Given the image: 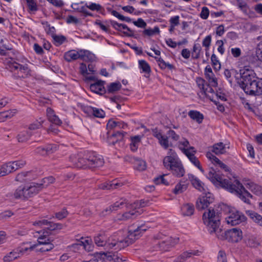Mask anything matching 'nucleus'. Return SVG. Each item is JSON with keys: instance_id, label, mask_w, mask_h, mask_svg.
<instances>
[{"instance_id": "f257e3e1", "label": "nucleus", "mask_w": 262, "mask_h": 262, "mask_svg": "<svg viewBox=\"0 0 262 262\" xmlns=\"http://www.w3.org/2000/svg\"><path fill=\"white\" fill-rule=\"evenodd\" d=\"M146 230L147 227L144 225H133L124 235L123 231H119L108 237L104 233H100L94 237V242L97 246L104 247L110 253L109 251L112 249L120 250L128 246Z\"/></svg>"}, {"instance_id": "f03ea898", "label": "nucleus", "mask_w": 262, "mask_h": 262, "mask_svg": "<svg viewBox=\"0 0 262 262\" xmlns=\"http://www.w3.org/2000/svg\"><path fill=\"white\" fill-rule=\"evenodd\" d=\"M206 178L216 187H221L236 195L241 201L247 204H251L250 199L253 195L245 188L237 179H224L222 174L214 169H209L205 174Z\"/></svg>"}, {"instance_id": "7ed1b4c3", "label": "nucleus", "mask_w": 262, "mask_h": 262, "mask_svg": "<svg viewBox=\"0 0 262 262\" xmlns=\"http://www.w3.org/2000/svg\"><path fill=\"white\" fill-rule=\"evenodd\" d=\"M29 62L25 57L17 54L7 60L6 69L12 73L15 78H26L31 75V70L28 64Z\"/></svg>"}, {"instance_id": "20e7f679", "label": "nucleus", "mask_w": 262, "mask_h": 262, "mask_svg": "<svg viewBox=\"0 0 262 262\" xmlns=\"http://www.w3.org/2000/svg\"><path fill=\"white\" fill-rule=\"evenodd\" d=\"M41 190V184L31 183L27 185H22L15 190L13 196L16 200L26 201L36 195Z\"/></svg>"}, {"instance_id": "39448f33", "label": "nucleus", "mask_w": 262, "mask_h": 262, "mask_svg": "<svg viewBox=\"0 0 262 262\" xmlns=\"http://www.w3.org/2000/svg\"><path fill=\"white\" fill-rule=\"evenodd\" d=\"M163 165L167 169L171 170L172 174L178 178L182 177L185 172L184 166L177 154L171 152L163 159Z\"/></svg>"}, {"instance_id": "423d86ee", "label": "nucleus", "mask_w": 262, "mask_h": 262, "mask_svg": "<svg viewBox=\"0 0 262 262\" xmlns=\"http://www.w3.org/2000/svg\"><path fill=\"white\" fill-rule=\"evenodd\" d=\"M203 220L209 233H215L220 225L221 213L210 207L203 213Z\"/></svg>"}, {"instance_id": "0eeeda50", "label": "nucleus", "mask_w": 262, "mask_h": 262, "mask_svg": "<svg viewBox=\"0 0 262 262\" xmlns=\"http://www.w3.org/2000/svg\"><path fill=\"white\" fill-rule=\"evenodd\" d=\"M240 75L243 89L246 93L248 94V91L251 89L250 86L253 83H255L258 77L253 70L247 68L241 69Z\"/></svg>"}, {"instance_id": "6e6552de", "label": "nucleus", "mask_w": 262, "mask_h": 262, "mask_svg": "<svg viewBox=\"0 0 262 262\" xmlns=\"http://www.w3.org/2000/svg\"><path fill=\"white\" fill-rule=\"evenodd\" d=\"M86 157L87 151L84 154L71 155L69 158V161L71 163L70 166L89 169L88 159Z\"/></svg>"}, {"instance_id": "1a4fd4ad", "label": "nucleus", "mask_w": 262, "mask_h": 262, "mask_svg": "<svg viewBox=\"0 0 262 262\" xmlns=\"http://www.w3.org/2000/svg\"><path fill=\"white\" fill-rule=\"evenodd\" d=\"M41 234L37 237L38 245H42L44 246L39 249L41 252L49 251L53 249L54 245L51 243L52 240L50 237V232L48 231H42Z\"/></svg>"}, {"instance_id": "9d476101", "label": "nucleus", "mask_w": 262, "mask_h": 262, "mask_svg": "<svg viewBox=\"0 0 262 262\" xmlns=\"http://www.w3.org/2000/svg\"><path fill=\"white\" fill-rule=\"evenodd\" d=\"M89 169H94L102 167L104 163L103 157L93 151H87Z\"/></svg>"}, {"instance_id": "9b49d317", "label": "nucleus", "mask_w": 262, "mask_h": 262, "mask_svg": "<svg viewBox=\"0 0 262 262\" xmlns=\"http://www.w3.org/2000/svg\"><path fill=\"white\" fill-rule=\"evenodd\" d=\"M35 247H36V245L30 246V247L20 246L5 256L3 258V260L5 262L11 261L19 257L28 250H33Z\"/></svg>"}, {"instance_id": "f8f14e48", "label": "nucleus", "mask_w": 262, "mask_h": 262, "mask_svg": "<svg viewBox=\"0 0 262 262\" xmlns=\"http://www.w3.org/2000/svg\"><path fill=\"white\" fill-rule=\"evenodd\" d=\"M223 237L229 242L237 243L242 240L243 232L241 229L233 228L225 231Z\"/></svg>"}, {"instance_id": "ddd939ff", "label": "nucleus", "mask_w": 262, "mask_h": 262, "mask_svg": "<svg viewBox=\"0 0 262 262\" xmlns=\"http://www.w3.org/2000/svg\"><path fill=\"white\" fill-rule=\"evenodd\" d=\"M246 220L245 215L237 210L230 211L229 215L226 218L227 223L232 226L239 224Z\"/></svg>"}, {"instance_id": "4468645a", "label": "nucleus", "mask_w": 262, "mask_h": 262, "mask_svg": "<svg viewBox=\"0 0 262 262\" xmlns=\"http://www.w3.org/2000/svg\"><path fill=\"white\" fill-rule=\"evenodd\" d=\"M34 225H37L39 226H42V225L48 226L46 229H43L42 230L37 231L38 234H41L42 231H48L50 232V235L51 234V231H54L57 229H60L62 228V225L59 223H54L53 222H49L46 220H42L41 221H38L35 222Z\"/></svg>"}, {"instance_id": "2eb2a0df", "label": "nucleus", "mask_w": 262, "mask_h": 262, "mask_svg": "<svg viewBox=\"0 0 262 262\" xmlns=\"http://www.w3.org/2000/svg\"><path fill=\"white\" fill-rule=\"evenodd\" d=\"M214 201L213 195L210 193H205L199 198L196 202V208L198 210H203L207 208L209 205Z\"/></svg>"}, {"instance_id": "dca6fc26", "label": "nucleus", "mask_w": 262, "mask_h": 262, "mask_svg": "<svg viewBox=\"0 0 262 262\" xmlns=\"http://www.w3.org/2000/svg\"><path fill=\"white\" fill-rule=\"evenodd\" d=\"M112 26L116 30L122 32L124 36L131 37L134 36V32L126 25L118 23L114 20H110Z\"/></svg>"}, {"instance_id": "f3484780", "label": "nucleus", "mask_w": 262, "mask_h": 262, "mask_svg": "<svg viewBox=\"0 0 262 262\" xmlns=\"http://www.w3.org/2000/svg\"><path fill=\"white\" fill-rule=\"evenodd\" d=\"M126 204L125 199H121L119 201L115 202L113 205L107 207L104 209L100 213L101 216L104 217L107 215L110 214L114 211L117 210L119 208H122Z\"/></svg>"}, {"instance_id": "a211bd4d", "label": "nucleus", "mask_w": 262, "mask_h": 262, "mask_svg": "<svg viewBox=\"0 0 262 262\" xmlns=\"http://www.w3.org/2000/svg\"><path fill=\"white\" fill-rule=\"evenodd\" d=\"M83 112L88 115H93L95 117L103 118L105 116V113L103 110L91 106H84L82 107Z\"/></svg>"}, {"instance_id": "6ab92c4d", "label": "nucleus", "mask_w": 262, "mask_h": 262, "mask_svg": "<svg viewBox=\"0 0 262 262\" xmlns=\"http://www.w3.org/2000/svg\"><path fill=\"white\" fill-rule=\"evenodd\" d=\"M125 134L126 133L122 130H117L116 132H114L111 135H110V133L107 132L106 141L110 145H115L118 141L123 139Z\"/></svg>"}, {"instance_id": "aec40b11", "label": "nucleus", "mask_w": 262, "mask_h": 262, "mask_svg": "<svg viewBox=\"0 0 262 262\" xmlns=\"http://www.w3.org/2000/svg\"><path fill=\"white\" fill-rule=\"evenodd\" d=\"M179 241V238H172V237H168L165 241H162L159 243V250L162 251H167L173 247Z\"/></svg>"}, {"instance_id": "412c9836", "label": "nucleus", "mask_w": 262, "mask_h": 262, "mask_svg": "<svg viewBox=\"0 0 262 262\" xmlns=\"http://www.w3.org/2000/svg\"><path fill=\"white\" fill-rule=\"evenodd\" d=\"M204 75L208 83L213 87L217 86V80L215 77L212 70L209 65L207 66L204 70Z\"/></svg>"}, {"instance_id": "4be33fe9", "label": "nucleus", "mask_w": 262, "mask_h": 262, "mask_svg": "<svg viewBox=\"0 0 262 262\" xmlns=\"http://www.w3.org/2000/svg\"><path fill=\"white\" fill-rule=\"evenodd\" d=\"M251 90L248 91V94L253 96H259L262 94V79L258 78L255 83L251 84Z\"/></svg>"}, {"instance_id": "5701e85b", "label": "nucleus", "mask_w": 262, "mask_h": 262, "mask_svg": "<svg viewBox=\"0 0 262 262\" xmlns=\"http://www.w3.org/2000/svg\"><path fill=\"white\" fill-rule=\"evenodd\" d=\"M244 185L254 194L258 196L262 195V187L261 186L249 180L244 183Z\"/></svg>"}, {"instance_id": "b1692460", "label": "nucleus", "mask_w": 262, "mask_h": 262, "mask_svg": "<svg viewBox=\"0 0 262 262\" xmlns=\"http://www.w3.org/2000/svg\"><path fill=\"white\" fill-rule=\"evenodd\" d=\"M196 150L195 149L192 150L190 152L186 153V156L188 158L189 161L193 164L195 167H196L202 173H204L205 171L202 167L201 163L199 159L195 156Z\"/></svg>"}, {"instance_id": "393cba45", "label": "nucleus", "mask_w": 262, "mask_h": 262, "mask_svg": "<svg viewBox=\"0 0 262 262\" xmlns=\"http://www.w3.org/2000/svg\"><path fill=\"white\" fill-rule=\"evenodd\" d=\"M200 252L198 250H189L184 252L182 254L177 257L173 262H184L188 258L191 257L193 255H199Z\"/></svg>"}, {"instance_id": "a878e982", "label": "nucleus", "mask_w": 262, "mask_h": 262, "mask_svg": "<svg viewBox=\"0 0 262 262\" xmlns=\"http://www.w3.org/2000/svg\"><path fill=\"white\" fill-rule=\"evenodd\" d=\"M46 113L48 120L51 123L57 125H60L62 124L61 120L55 114L54 110L51 108L48 107L46 110Z\"/></svg>"}, {"instance_id": "bb28decb", "label": "nucleus", "mask_w": 262, "mask_h": 262, "mask_svg": "<svg viewBox=\"0 0 262 262\" xmlns=\"http://www.w3.org/2000/svg\"><path fill=\"white\" fill-rule=\"evenodd\" d=\"M81 246L79 244V241H77L76 243L72 244L71 245L67 247V259L71 257H76V253L79 250Z\"/></svg>"}, {"instance_id": "cd10ccee", "label": "nucleus", "mask_w": 262, "mask_h": 262, "mask_svg": "<svg viewBox=\"0 0 262 262\" xmlns=\"http://www.w3.org/2000/svg\"><path fill=\"white\" fill-rule=\"evenodd\" d=\"M81 246L79 244V241H77L76 243L72 244L71 245L67 247V259L71 257H76V253L79 250Z\"/></svg>"}, {"instance_id": "c85d7f7f", "label": "nucleus", "mask_w": 262, "mask_h": 262, "mask_svg": "<svg viewBox=\"0 0 262 262\" xmlns=\"http://www.w3.org/2000/svg\"><path fill=\"white\" fill-rule=\"evenodd\" d=\"M142 137L143 136L136 135L130 137V148L132 151L135 152L137 150Z\"/></svg>"}, {"instance_id": "c756f323", "label": "nucleus", "mask_w": 262, "mask_h": 262, "mask_svg": "<svg viewBox=\"0 0 262 262\" xmlns=\"http://www.w3.org/2000/svg\"><path fill=\"white\" fill-rule=\"evenodd\" d=\"M213 86L209 84H207L206 86L204 88L202 91L204 94V95L208 97L211 101L214 102L216 103L215 100H214V96H218V93H215L213 88Z\"/></svg>"}, {"instance_id": "7c9ffc66", "label": "nucleus", "mask_w": 262, "mask_h": 262, "mask_svg": "<svg viewBox=\"0 0 262 262\" xmlns=\"http://www.w3.org/2000/svg\"><path fill=\"white\" fill-rule=\"evenodd\" d=\"M104 83V81L100 80L92 83L90 86V90L95 93L102 94L105 92Z\"/></svg>"}, {"instance_id": "2f4dec72", "label": "nucleus", "mask_w": 262, "mask_h": 262, "mask_svg": "<svg viewBox=\"0 0 262 262\" xmlns=\"http://www.w3.org/2000/svg\"><path fill=\"white\" fill-rule=\"evenodd\" d=\"M188 116L199 124L201 123L204 119V115L200 112L195 110H191L188 113Z\"/></svg>"}, {"instance_id": "473e14b6", "label": "nucleus", "mask_w": 262, "mask_h": 262, "mask_svg": "<svg viewBox=\"0 0 262 262\" xmlns=\"http://www.w3.org/2000/svg\"><path fill=\"white\" fill-rule=\"evenodd\" d=\"M179 147L186 155V153L190 152L195 149L192 146H189V142L186 139H184L179 142Z\"/></svg>"}, {"instance_id": "72a5a7b5", "label": "nucleus", "mask_w": 262, "mask_h": 262, "mask_svg": "<svg viewBox=\"0 0 262 262\" xmlns=\"http://www.w3.org/2000/svg\"><path fill=\"white\" fill-rule=\"evenodd\" d=\"M122 185L121 183H118L116 180H113L110 182H105L101 184L99 187L101 189H114Z\"/></svg>"}, {"instance_id": "f704fd0d", "label": "nucleus", "mask_w": 262, "mask_h": 262, "mask_svg": "<svg viewBox=\"0 0 262 262\" xmlns=\"http://www.w3.org/2000/svg\"><path fill=\"white\" fill-rule=\"evenodd\" d=\"M246 213L254 222L262 227V216L261 215L252 210H248Z\"/></svg>"}, {"instance_id": "c9c22d12", "label": "nucleus", "mask_w": 262, "mask_h": 262, "mask_svg": "<svg viewBox=\"0 0 262 262\" xmlns=\"http://www.w3.org/2000/svg\"><path fill=\"white\" fill-rule=\"evenodd\" d=\"M194 211V207L193 204L188 203L184 204L181 207V213L183 216L192 215Z\"/></svg>"}, {"instance_id": "e433bc0d", "label": "nucleus", "mask_w": 262, "mask_h": 262, "mask_svg": "<svg viewBox=\"0 0 262 262\" xmlns=\"http://www.w3.org/2000/svg\"><path fill=\"white\" fill-rule=\"evenodd\" d=\"M80 59L84 61L92 62L95 60V55L88 50H80Z\"/></svg>"}, {"instance_id": "4c0bfd02", "label": "nucleus", "mask_w": 262, "mask_h": 262, "mask_svg": "<svg viewBox=\"0 0 262 262\" xmlns=\"http://www.w3.org/2000/svg\"><path fill=\"white\" fill-rule=\"evenodd\" d=\"M31 171H24L17 174L15 177V181L23 183L30 181L31 180Z\"/></svg>"}, {"instance_id": "58836bf2", "label": "nucleus", "mask_w": 262, "mask_h": 262, "mask_svg": "<svg viewBox=\"0 0 262 262\" xmlns=\"http://www.w3.org/2000/svg\"><path fill=\"white\" fill-rule=\"evenodd\" d=\"M17 112V111L16 109L0 112V122H4L11 118Z\"/></svg>"}, {"instance_id": "ea45409f", "label": "nucleus", "mask_w": 262, "mask_h": 262, "mask_svg": "<svg viewBox=\"0 0 262 262\" xmlns=\"http://www.w3.org/2000/svg\"><path fill=\"white\" fill-rule=\"evenodd\" d=\"M139 68L141 70V73L149 74L151 72V68L148 63L144 60L138 61Z\"/></svg>"}, {"instance_id": "a19ab883", "label": "nucleus", "mask_w": 262, "mask_h": 262, "mask_svg": "<svg viewBox=\"0 0 262 262\" xmlns=\"http://www.w3.org/2000/svg\"><path fill=\"white\" fill-rule=\"evenodd\" d=\"M10 162L3 164L0 167V177L5 176L13 172Z\"/></svg>"}, {"instance_id": "79ce46f5", "label": "nucleus", "mask_w": 262, "mask_h": 262, "mask_svg": "<svg viewBox=\"0 0 262 262\" xmlns=\"http://www.w3.org/2000/svg\"><path fill=\"white\" fill-rule=\"evenodd\" d=\"M189 178L191 179L192 184L196 189L200 191H203L205 190L204 188V184L198 178L192 176L191 177H189Z\"/></svg>"}, {"instance_id": "37998d69", "label": "nucleus", "mask_w": 262, "mask_h": 262, "mask_svg": "<svg viewBox=\"0 0 262 262\" xmlns=\"http://www.w3.org/2000/svg\"><path fill=\"white\" fill-rule=\"evenodd\" d=\"M157 61L158 62V64L160 68L162 70H165L167 68L169 70H172L174 69V66L168 62H166L161 57H154Z\"/></svg>"}, {"instance_id": "c03bdc74", "label": "nucleus", "mask_w": 262, "mask_h": 262, "mask_svg": "<svg viewBox=\"0 0 262 262\" xmlns=\"http://www.w3.org/2000/svg\"><path fill=\"white\" fill-rule=\"evenodd\" d=\"M202 51V47L199 43H194L191 52V58L193 59H197L200 58Z\"/></svg>"}, {"instance_id": "a18cd8bd", "label": "nucleus", "mask_w": 262, "mask_h": 262, "mask_svg": "<svg viewBox=\"0 0 262 262\" xmlns=\"http://www.w3.org/2000/svg\"><path fill=\"white\" fill-rule=\"evenodd\" d=\"M212 151L216 155L224 154L226 152L225 145L222 142L215 144L213 146Z\"/></svg>"}, {"instance_id": "49530a36", "label": "nucleus", "mask_w": 262, "mask_h": 262, "mask_svg": "<svg viewBox=\"0 0 262 262\" xmlns=\"http://www.w3.org/2000/svg\"><path fill=\"white\" fill-rule=\"evenodd\" d=\"M81 54L79 51L72 50L67 52V61H70L72 60H76L80 58Z\"/></svg>"}, {"instance_id": "de8ad7c7", "label": "nucleus", "mask_w": 262, "mask_h": 262, "mask_svg": "<svg viewBox=\"0 0 262 262\" xmlns=\"http://www.w3.org/2000/svg\"><path fill=\"white\" fill-rule=\"evenodd\" d=\"M9 162L11 165L12 169H13V172L23 167L26 164V161L24 160H17Z\"/></svg>"}, {"instance_id": "09e8293b", "label": "nucleus", "mask_w": 262, "mask_h": 262, "mask_svg": "<svg viewBox=\"0 0 262 262\" xmlns=\"http://www.w3.org/2000/svg\"><path fill=\"white\" fill-rule=\"evenodd\" d=\"M80 71L81 74L84 76L85 78L88 80H94L95 77L92 75L89 76L88 73L87 67L85 63H81L80 66Z\"/></svg>"}, {"instance_id": "8fccbe9b", "label": "nucleus", "mask_w": 262, "mask_h": 262, "mask_svg": "<svg viewBox=\"0 0 262 262\" xmlns=\"http://www.w3.org/2000/svg\"><path fill=\"white\" fill-rule=\"evenodd\" d=\"M42 24L43 25L45 30L48 34L51 35L52 37L56 35L55 33V28L54 27H51L48 21L42 22Z\"/></svg>"}, {"instance_id": "3c124183", "label": "nucleus", "mask_w": 262, "mask_h": 262, "mask_svg": "<svg viewBox=\"0 0 262 262\" xmlns=\"http://www.w3.org/2000/svg\"><path fill=\"white\" fill-rule=\"evenodd\" d=\"M121 88V84L119 82H113L107 86V91L110 93H113L119 91Z\"/></svg>"}, {"instance_id": "603ef678", "label": "nucleus", "mask_w": 262, "mask_h": 262, "mask_svg": "<svg viewBox=\"0 0 262 262\" xmlns=\"http://www.w3.org/2000/svg\"><path fill=\"white\" fill-rule=\"evenodd\" d=\"M159 32V28L158 27H155L154 29L148 28L145 29L143 31L142 33L144 36H151Z\"/></svg>"}, {"instance_id": "864d4df0", "label": "nucleus", "mask_w": 262, "mask_h": 262, "mask_svg": "<svg viewBox=\"0 0 262 262\" xmlns=\"http://www.w3.org/2000/svg\"><path fill=\"white\" fill-rule=\"evenodd\" d=\"M212 65L215 71H219L221 69V63L217 56L213 54L211 57Z\"/></svg>"}, {"instance_id": "5fc2aeb1", "label": "nucleus", "mask_w": 262, "mask_h": 262, "mask_svg": "<svg viewBox=\"0 0 262 262\" xmlns=\"http://www.w3.org/2000/svg\"><path fill=\"white\" fill-rule=\"evenodd\" d=\"M55 179L52 176L46 177L42 179L41 183H37L38 184H41V189L45 187L48 186L49 184L54 182Z\"/></svg>"}, {"instance_id": "6e6d98bb", "label": "nucleus", "mask_w": 262, "mask_h": 262, "mask_svg": "<svg viewBox=\"0 0 262 262\" xmlns=\"http://www.w3.org/2000/svg\"><path fill=\"white\" fill-rule=\"evenodd\" d=\"M4 40L3 39V37L0 34V54L1 55H6L7 53V51L10 50V49L6 45L3 43Z\"/></svg>"}, {"instance_id": "4d7b16f0", "label": "nucleus", "mask_w": 262, "mask_h": 262, "mask_svg": "<svg viewBox=\"0 0 262 262\" xmlns=\"http://www.w3.org/2000/svg\"><path fill=\"white\" fill-rule=\"evenodd\" d=\"M47 155L51 154L57 149V145L54 144H48L45 146Z\"/></svg>"}, {"instance_id": "13d9d810", "label": "nucleus", "mask_w": 262, "mask_h": 262, "mask_svg": "<svg viewBox=\"0 0 262 262\" xmlns=\"http://www.w3.org/2000/svg\"><path fill=\"white\" fill-rule=\"evenodd\" d=\"M160 144L165 149H167L169 147L168 138L167 136L162 135V138L158 139Z\"/></svg>"}, {"instance_id": "bf43d9fd", "label": "nucleus", "mask_w": 262, "mask_h": 262, "mask_svg": "<svg viewBox=\"0 0 262 262\" xmlns=\"http://www.w3.org/2000/svg\"><path fill=\"white\" fill-rule=\"evenodd\" d=\"M85 7L92 11H100L101 8L102 6L99 4L94 3H89V4H85Z\"/></svg>"}, {"instance_id": "052dcab7", "label": "nucleus", "mask_w": 262, "mask_h": 262, "mask_svg": "<svg viewBox=\"0 0 262 262\" xmlns=\"http://www.w3.org/2000/svg\"><path fill=\"white\" fill-rule=\"evenodd\" d=\"M30 136L31 135L29 134L28 132H24L18 135L17 139L18 142H24L27 141Z\"/></svg>"}, {"instance_id": "680f3d73", "label": "nucleus", "mask_w": 262, "mask_h": 262, "mask_svg": "<svg viewBox=\"0 0 262 262\" xmlns=\"http://www.w3.org/2000/svg\"><path fill=\"white\" fill-rule=\"evenodd\" d=\"M168 138L171 139L174 141H177L179 139V135L177 134L176 132L171 129H169L166 133Z\"/></svg>"}, {"instance_id": "e2e57ef3", "label": "nucleus", "mask_w": 262, "mask_h": 262, "mask_svg": "<svg viewBox=\"0 0 262 262\" xmlns=\"http://www.w3.org/2000/svg\"><path fill=\"white\" fill-rule=\"evenodd\" d=\"M43 123V120H41V119H40V121L36 120L33 123L31 124L29 126V129L30 130H35V129H38L41 126L42 124Z\"/></svg>"}, {"instance_id": "0e129e2a", "label": "nucleus", "mask_w": 262, "mask_h": 262, "mask_svg": "<svg viewBox=\"0 0 262 262\" xmlns=\"http://www.w3.org/2000/svg\"><path fill=\"white\" fill-rule=\"evenodd\" d=\"M212 37L211 35L206 36L202 41V46L205 48H209L211 43Z\"/></svg>"}, {"instance_id": "69168bd1", "label": "nucleus", "mask_w": 262, "mask_h": 262, "mask_svg": "<svg viewBox=\"0 0 262 262\" xmlns=\"http://www.w3.org/2000/svg\"><path fill=\"white\" fill-rule=\"evenodd\" d=\"M237 6L238 8L245 13H247L248 7L247 4L242 0H238Z\"/></svg>"}, {"instance_id": "338daca9", "label": "nucleus", "mask_w": 262, "mask_h": 262, "mask_svg": "<svg viewBox=\"0 0 262 262\" xmlns=\"http://www.w3.org/2000/svg\"><path fill=\"white\" fill-rule=\"evenodd\" d=\"M209 15V9L206 7H203L200 14L201 18L203 19H206L208 17Z\"/></svg>"}, {"instance_id": "774afa93", "label": "nucleus", "mask_w": 262, "mask_h": 262, "mask_svg": "<svg viewBox=\"0 0 262 262\" xmlns=\"http://www.w3.org/2000/svg\"><path fill=\"white\" fill-rule=\"evenodd\" d=\"M217 262H227L226 254L223 251H220L217 256Z\"/></svg>"}]
</instances>
